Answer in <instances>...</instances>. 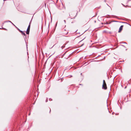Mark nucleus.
Here are the masks:
<instances>
[{"mask_svg":"<svg viewBox=\"0 0 131 131\" xmlns=\"http://www.w3.org/2000/svg\"><path fill=\"white\" fill-rule=\"evenodd\" d=\"M69 16L70 18L71 19H73L74 18L75 16V14L73 12H71L69 13Z\"/></svg>","mask_w":131,"mask_h":131,"instance_id":"obj_1","label":"nucleus"},{"mask_svg":"<svg viewBox=\"0 0 131 131\" xmlns=\"http://www.w3.org/2000/svg\"><path fill=\"white\" fill-rule=\"evenodd\" d=\"M102 88L104 90H106L107 89L106 84L104 80H103V83L102 85Z\"/></svg>","mask_w":131,"mask_h":131,"instance_id":"obj_2","label":"nucleus"},{"mask_svg":"<svg viewBox=\"0 0 131 131\" xmlns=\"http://www.w3.org/2000/svg\"><path fill=\"white\" fill-rule=\"evenodd\" d=\"M31 22L30 21V22L29 25L28 27V28L27 30L26 33L27 34H28L29 33L30 28Z\"/></svg>","mask_w":131,"mask_h":131,"instance_id":"obj_3","label":"nucleus"},{"mask_svg":"<svg viewBox=\"0 0 131 131\" xmlns=\"http://www.w3.org/2000/svg\"><path fill=\"white\" fill-rule=\"evenodd\" d=\"M68 33V32L67 30H66L65 29H63L62 31V34L63 35H67Z\"/></svg>","mask_w":131,"mask_h":131,"instance_id":"obj_4","label":"nucleus"},{"mask_svg":"<svg viewBox=\"0 0 131 131\" xmlns=\"http://www.w3.org/2000/svg\"><path fill=\"white\" fill-rule=\"evenodd\" d=\"M123 26V25H122L120 26L119 28V29L118 31V32H120L122 30Z\"/></svg>","mask_w":131,"mask_h":131,"instance_id":"obj_5","label":"nucleus"},{"mask_svg":"<svg viewBox=\"0 0 131 131\" xmlns=\"http://www.w3.org/2000/svg\"><path fill=\"white\" fill-rule=\"evenodd\" d=\"M18 30H19V31L23 35H25V33H24V32L22 31H21V30H20L19 29H18Z\"/></svg>","mask_w":131,"mask_h":131,"instance_id":"obj_6","label":"nucleus"},{"mask_svg":"<svg viewBox=\"0 0 131 131\" xmlns=\"http://www.w3.org/2000/svg\"><path fill=\"white\" fill-rule=\"evenodd\" d=\"M63 47H64V46H62V47H61L62 48H62H63Z\"/></svg>","mask_w":131,"mask_h":131,"instance_id":"obj_7","label":"nucleus"},{"mask_svg":"<svg viewBox=\"0 0 131 131\" xmlns=\"http://www.w3.org/2000/svg\"><path fill=\"white\" fill-rule=\"evenodd\" d=\"M50 111H51V110H50Z\"/></svg>","mask_w":131,"mask_h":131,"instance_id":"obj_8","label":"nucleus"}]
</instances>
